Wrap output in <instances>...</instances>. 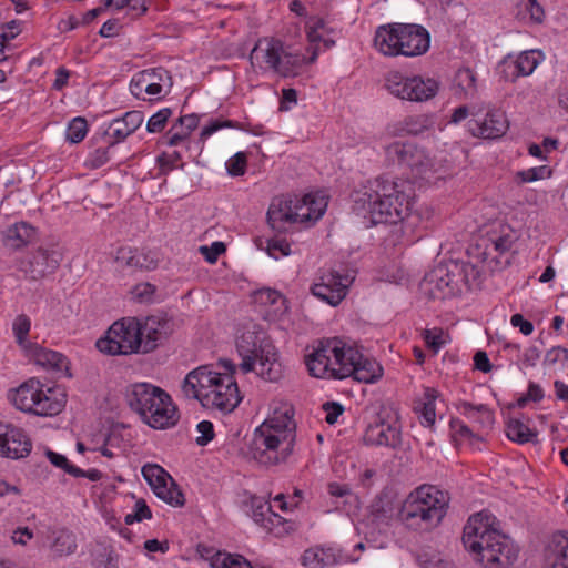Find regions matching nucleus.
Instances as JSON below:
<instances>
[{"label": "nucleus", "mask_w": 568, "mask_h": 568, "mask_svg": "<svg viewBox=\"0 0 568 568\" xmlns=\"http://www.w3.org/2000/svg\"><path fill=\"white\" fill-rule=\"evenodd\" d=\"M306 201L308 203L313 221L321 219L327 206L325 199L323 196L316 197L313 194H306Z\"/></svg>", "instance_id": "052dcab7"}, {"label": "nucleus", "mask_w": 568, "mask_h": 568, "mask_svg": "<svg viewBox=\"0 0 568 568\" xmlns=\"http://www.w3.org/2000/svg\"><path fill=\"white\" fill-rule=\"evenodd\" d=\"M255 301L263 305H276L280 304L275 311H281L284 306V298L278 291L272 288H262L255 293Z\"/></svg>", "instance_id": "8fccbe9b"}, {"label": "nucleus", "mask_w": 568, "mask_h": 568, "mask_svg": "<svg viewBox=\"0 0 568 568\" xmlns=\"http://www.w3.org/2000/svg\"><path fill=\"white\" fill-rule=\"evenodd\" d=\"M213 568H252L251 564L240 555L217 552L211 561Z\"/></svg>", "instance_id": "ea45409f"}, {"label": "nucleus", "mask_w": 568, "mask_h": 568, "mask_svg": "<svg viewBox=\"0 0 568 568\" xmlns=\"http://www.w3.org/2000/svg\"><path fill=\"white\" fill-rule=\"evenodd\" d=\"M458 409L471 423L478 425V430L488 429L494 424V415L486 405H473L468 402L459 404Z\"/></svg>", "instance_id": "2f4dec72"}, {"label": "nucleus", "mask_w": 568, "mask_h": 568, "mask_svg": "<svg viewBox=\"0 0 568 568\" xmlns=\"http://www.w3.org/2000/svg\"><path fill=\"white\" fill-rule=\"evenodd\" d=\"M42 385L40 381L30 378L20 385L12 396L13 405L27 413H33L39 396L41 395Z\"/></svg>", "instance_id": "cd10ccee"}, {"label": "nucleus", "mask_w": 568, "mask_h": 568, "mask_svg": "<svg viewBox=\"0 0 568 568\" xmlns=\"http://www.w3.org/2000/svg\"><path fill=\"white\" fill-rule=\"evenodd\" d=\"M364 440L367 445L397 448L402 443L400 427L396 420L393 424L381 420L367 427Z\"/></svg>", "instance_id": "4be33fe9"}, {"label": "nucleus", "mask_w": 568, "mask_h": 568, "mask_svg": "<svg viewBox=\"0 0 568 568\" xmlns=\"http://www.w3.org/2000/svg\"><path fill=\"white\" fill-rule=\"evenodd\" d=\"M62 261V254L57 248L39 247L20 264V270L32 281L54 273Z\"/></svg>", "instance_id": "dca6fc26"}, {"label": "nucleus", "mask_w": 568, "mask_h": 568, "mask_svg": "<svg viewBox=\"0 0 568 568\" xmlns=\"http://www.w3.org/2000/svg\"><path fill=\"white\" fill-rule=\"evenodd\" d=\"M442 335V329H426L424 332V341L429 348H432L434 352H438L444 343Z\"/></svg>", "instance_id": "774afa93"}, {"label": "nucleus", "mask_w": 568, "mask_h": 568, "mask_svg": "<svg viewBox=\"0 0 568 568\" xmlns=\"http://www.w3.org/2000/svg\"><path fill=\"white\" fill-rule=\"evenodd\" d=\"M31 440L19 427L0 423V456L19 459L31 452Z\"/></svg>", "instance_id": "f3484780"}, {"label": "nucleus", "mask_w": 568, "mask_h": 568, "mask_svg": "<svg viewBox=\"0 0 568 568\" xmlns=\"http://www.w3.org/2000/svg\"><path fill=\"white\" fill-rule=\"evenodd\" d=\"M155 286L151 283H140L134 286L132 293L139 302L145 303L152 300L153 294L155 293Z\"/></svg>", "instance_id": "e2e57ef3"}, {"label": "nucleus", "mask_w": 568, "mask_h": 568, "mask_svg": "<svg viewBox=\"0 0 568 568\" xmlns=\"http://www.w3.org/2000/svg\"><path fill=\"white\" fill-rule=\"evenodd\" d=\"M294 414L291 405H281L254 430L250 444L253 459L264 466H275L287 460L296 442Z\"/></svg>", "instance_id": "f03ea898"}, {"label": "nucleus", "mask_w": 568, "mask_h": 568, "mask_svg": "<svg viewBox=\"0 0 568 568\" xmlns=\"http://www.w3.org/2000/svg\"><path fill=\"white\" fill-rule=\"evenodd\" d=\"M323 409L326 413L325 420L327 424L333 425L337 418L343 414L344 407L336 402H326L323 404Z\"/></svg>", "instance_id": "69168bd1"}, {"label": "nucleus", "mask_w": 568, "mask_h": 568, "mask_svg": "<svg viewBox=\"0 0 568 568\" xmlns=\"http://www.w3.org/2000/svg\"><path fill=\"white\" fill-rule=\"evenodd\" d=\"M263 244L266 245L265 250L267 254L275 260L291 254L290 243L287 242L286 239L281 237L278 235L265 240L260 239L257 245L260 247H263Z\"/></svg>", "instance_id": "58836bf2"}, {"label": "nucleus", "mask_w": 568, "mask_h": 568, "mask_svg": "<svg viewBox=\"0 0 568 568\" xmlns=\"http://www.w3.org/2000/svg\"><path fill=\"white\" fill-rule=\"evenodd\" d=\"M413 187L408 181L378 176L368 182L362 197L373 224H397L408 216Z\"/></svg>", "instance_id": "7ed1b4c3"}, {"label": "nucleus", "mask_w": 568, "mask_h": 568, "mask_svg": "<svg viewBox=\"0 0 568 568\" xmlns=\"http://www.w3.org/2000/svg\"><path fill=\"white\" fill-rule=\"evenodd\" d=\"M172 109L164 108L154 113L146 123V131L149 133H160L164 130L168 120L172 115Z\"/></svg>", "instance_id": "a18cd8bd"}, {"label": "nucleus", "mask_w": 568, "mask_h": 568, "mask_svg": "<svg viewBox=\"0 0 568 568\" xmlns=\"http://www.w3.org/2000/svg\"><path fill=\"white\" fill-rule=\"evenodd\" d=\"M336 562L332 549L310 548L302 556V564L307 568H322Z\"/></svg>", "instance_id": "c9c22d12"}, {"label": "nucleus", "mask_w": 568, "mask_h": 568, "mask_svg": "<svg viewBox=\"0 0 568 568\" xmlns=\"http://www.w3.org/2000/svg\"><path fill=\"white\" fill-rule=\"evenodd\" d=\"M449 495L433 485H422L412 491L399 510V519L409 529L429 530L446 515Z\"/></svg>", "instance_id": "39448f33"}, {"label": "nucleus", "mask_w": 568, "mask_h": 568, "mask_svg": "<svg viewBox=\"0 0 568 568\" xmlns=\"http://www.w3.org/2000/svg\"><path fill=\"white\" fill-rule=\"evenodd\" d=\"M485 108L483 105L474 104L471 106L460 105L456 108L452 114L450 122L459 123L465 120L468 115H471L473 119H477L479 115H483Z\"/></svg>", "instance_id": "603ef678"}, {"label": "nucleus", "mask_w": 568, "mask_h": 568, "mask_svg": "<svg viewBox=\"0 0 568 568\" xmlns=\"http://www.w3.org/2000/svg\"><path fill=\"white\" fill-rule=\"evenodd\" d=\"M384 88L395 98L410 101L413 75L399 71H389L385 75Z\"/></svg>", "instance_id": "7c9ffc66"}, {"label": "nucleus", "mask_w": 568, "mask_h": 568, "mask_svg": "<svg viewBox=\"0 0 568 568\" xmlns=\"http://www.w3.org/2000/svg\"><path fill=\"white\" fill-rule=\"evenodd\" d=\"M469 132L477 138L498 139L508 130L509 123L506 114L496 109L487 110L484 118L471 119L468 123Z\"/></svg>", "instance_id": "a211bd4d"}, {"label": "nucleus", "mask_w": 568, "mask_h": 568, "mask_svg": "<svg viewBox=\"0 0 568 568\" xmlns=\"http://www.w3.org/2000/svg\"><path fill=\"white\" fill-rule=\"evenodd\" d=\"M336 343L331 339L321 342L313 353L306 356V365L310 374L318 378H335V364L333 353L336 351Z\"/></svg>", "instance_id": "aec40b11"}, {"label": "nucleus", "mask_w": 568, "mask_h": 568, "mask_svg": "<svg viewBox=\"0 0 568 568\" xmlns=\"http://www.w3.org/2000/svg\"><path fill=\"white\" fill-rule=\"evenodd\" d=\"M463 544L486 568H508L518 557L514 542L490 528L489 516L483 513L469 517L464 527Z\"/></svg>", "instance_id": "20e7f679"}, {"label": "nucleus", "mask_w": 568, "mask_h": 568, "mask_svg": "<svg viewBox=\"0 0 568 568\" xmlns=\"http://www.w3.org/2000/svg\"><path fill=\"white\" fill-rule=\"evenodd\" d=\"M65 405V394L58 387L41 388V395L38 398L32 414L38 416L58 415Z\"/></svg>", "instance_id": "a878e982"}, {"label": "nucleus", "mask_w": 568, "mask_h": 568, "mask_svg": "<svg viewBox=\"0 0 568 568\" xmlns=\"http://www.w3.org/2000/svg\"><path fill=\"white\" fill-rule=\"evenodd\" d=\"M173 85L170 72L164 68L145 69L131 80L130 91L138 98L146 100L144 94L149 95V100H159L166 95Z\"/></svg>", "instance_id": "f8f14e48"}, {"label": "nucleus", "mask_w": 568, "mask_h": 568, "mask_svg": "<svg viewBox=\"0 0 568 568\" xmlns=\"http://www.w3.org/2000/svg\"><path fill=\"white\" fill-rule=\"evenodd\" d=\"M252 516L255 523L261 524L264 527H267V523H272L271 517L281 519L280 516H277L271 510V506L268 505V503L257 498L253 499Z\"/></svg>", "instance_id": "37998d69"}, {"label": "nucleus", "mask_w": 568, "mask_h": 568, "mask_svg": "<svg viewBox=\"0 0 568 568\" xmlns=\"http://www.w3.org/2000/svg\"><path fill=\"white\" fill-rule=\"evenodd\" d=\"M152 511L146 505L144 499H138L134 505V511L125 515L124 523L126 525H132L134 523H140L144 519H151Z\"/></svg>", "instance_id": "3c124183"}, {"label": "nucleus", "mask_w": 568, "mask_h": 568, "mask_svg": "<svg viewBox=\"0 0 568 568\" xmlns=\"http://www.w3.org/2000/svg\"><path fill=\"white\" fill-rule=\"evenodd\" d=\"M88 132L87 120L82 116H77L70 121L65 132V140L71 143L81 142Z\"/></svg>", "instance_id": "79ce46f5"}, {"label": "nucleus", "mask_w": 568, "mask_h": 568, "mask_svg": "<svg viewBox=\"0 0 568 568\" xmlns=\"http://www.w3.org/2000/svg\"><path fill=\"white\" fill-rule=\"evenodd\" d=\"M31 322L30 318L24 315H18L13 322L12 329L16 337L17 343L20 346H26L27 337L30 332Z\"/></svg>", "instance_id": "09e8293b"}, {"label": "nucleus", "mask_w": 568, "mask_h": 568, "mask_svg": "<svg viewBox=\"0 0 568 568\" xmlns=\"http://www.w3.org/2000/svg\"><path fill=\"white\" fill-rule=\"evenodd\" d=\"M539 57L538 51L531 50L520 53L515 60H504L505 78L515 81L519 77L531 74L539 63Z\"/></svg>", "instance_id": "b1692460"}, {"label": "nucleus", "mask_w": 568, "mask_h": 568, "mask_svg": "<svg viewBox=\"0 0 568 568\" xmlns=\"http://www.w3.org/2000/svg\"><path fill=\"white\" fill-rule=\"evenodd\" d=\"M141 353L146 354L159 347L173 332V323L162 314L138 318Z\"/></svg>", "instance_id": "2eb2a0df"}, {"label": "nucleus", "mask_w": 568, "mask_h": 568, "mask_svg": "<svg viewBox=\"0 0 568 568\" xmlns=\"http://www.w3.org/2000/svg\"><path fill=\"white\" fill-rule=\"evenodd\" d=\"M544 363L551 366L558 363L565 365L568 363V349L561 346L552 347L546 353Z\"/></svg>", "instance_id": "13d9d810"}, {"label": "nucleus", "mask_w": 568, "mask_h": 568, "mask_svg": "<svg viewBox=\"0 0 568 568\" xmlns=\"http://www.w3.org/2000/svg\"><path fill=\"white\" fill-rule=\"evenodd\" d=\"M352 282L353 277L347 274L328 271L317 277L311 287V292L321 301L336 306L346 297Z\"/></svg>", "instance_id": "ddd939ff"}, {"label": "nucleus", "mask_w": 568, "mask_h": 568, "mask_svg": "<svg viewBox=\"0 0 568 568\" xmlns=\"http://www.w3.org/2000/svg\"><path fill=\"white\" fill-rule=\"evenodd\" d=\"M331 342L336 343V352L333 353L335 378H346L348 375H342V368L354 367L356 362L362 359V353L355 347L346 346L341 339L334 338Z\"/></svg>", "instance_id": "c756f323"}, {"label": "nucleus", "mask_w": 568, "mask_h": 568, "mask_svg": "<svg viewBox=\"0 0 568 568\" xmlns=\"http://www.w3.org/2000/svg\"><path fill=\"white\" fill-rule=\"evenodd\" d=\"M110 160L109 148H99L90 153L88 164L91 169H98Z\"/></svg>", "instance_id": "0e129e2a"}, {"label": "nucleus", "mask_w": 568, "mask_h": 568, "mask_svg": "<svg viewBox=\"0 0 568 568\" xmlns=\"http://www.w3.org/2000/svg\"><path fill=\"white\" fill-rule=\"evenodd\" d=\"M158 258L151 251H139L136 248L135 270L151 271L158 267Z\"/></svg>", "instance_id": "6e6d98bb"}, {"label": "nucleus", "mask_w": 568, "mask_h": 568, "mask_svg": "<svg viewBox=\"0 0 568 568\" xmlns=\"http://www.w3.org/2000/svg\"><path fill=\"white\" fill-rule=\"evenodd\" d=\"M469 273L475 277L477 271L469 263L455 261L438 263L426 273L420 287L433 300H445L462 291V285H468Z\"/></svg>", "instance_id": "6e6552de"}, {"label": "nucleus", "mask_w": 568, "mask_h": 568, "mask_svg": "<svg viewBox=\"0 0 568 568\" xmlns=\"http://www.w3.org/2000/svg\"><path fill=\"white\" fill-rule=\"evenodd\" d=\"M33 357L36 363L43 367L53 368L57 371L68 368V361L64 355L55 351L43 348L39 345L33 346Z\"/></svg>", "instance_id": "f704fd0d"}, {"label": "nucleus", "mask_w": 568, "mask_h": 568, "mask_svg": "<svg viewBox=\"0 0 568 568\" xmlns=\"http://www.w3.org/2000/svg\"><path fill=\"white\" fill-rule=\"evenodd\" d=\"M142 475L160 499L173 507L184 505L183 493L161 466L148 464L142 467Z\"/></svg>", "instance_id": "4468645a"}, {"label": "nucleus", "mask_w": 568, "mask_h": 568, "mask_svg": "<svg viewBox=\"0 0 568 568\" xmlns=\"http://www.w3.org/2000/svg\"><path fill=\"white\" fill-rule=\"evenodd\" d=\"M551 170L547 165H541L524 171H518L516 173V179L519 181V183H528L549 178Z\"/></svg>", "instance_id": "49530a36"}, {"label": "nucleus", "mask_w": 568, "mask_h": 568, "mask_svg": "<svg viewBox=\"0 0 568 568\" xmlns=\"http://www.w3.org/2000/svg\"><path fill=\"white\" fill-rule=\"evenodd\" d=\"M136 317H126L114 322L104 337L97 341V348L108 355H128L141 353Z\"/></svg>", "instance_id": "1a4fd4ad"}, {"label": "nucleus", "mask_w": 568, "mask_h": 568, "mask_svg": "<svg viewBox=\"0 0 568 568\" xmlns=\"http://www.w3.org/2000/svg\"><path fill=\"white\" fill-rule=\"evenodd\" d=\"M439 82L434 78L413 75L410 102H426L435 98L439 91Z\"/></svg>", "instance_id": "72a5a7b5"}, {"label": "nucleus", "mask_w": 568, "mask_h": 568, "mask_svg": "<svg viewBox=\"0 0 568 568\" xmlns=\"http://www.w3.org/2000/svg\"><path fill=\"white\" fill-rule=\"evenodd\" d=\"M398 29L400 34L399 55L416 57L427 52L430 37L424 27L402 23Z\"/></svg>", "instance_id": "6ab92c4d"}, {"label": "nucleus", "mask_w": 568, "mask_h": 568, "mask_svg": "<svg viewBox=\"0 0 568 568\" xmlns=\"http://www.w3.org/2000/svg\"><path fill=\"white\" fill-rule=\"evenodd\" d=\"M342 375H348L357 382L368 384L382 377L383 368L376 361L362 355V359L357 361L354 367L342 368Z\"/></svg>", "instance_id": "c85d7f7f"}, {"label": "nucleus", "mask_w": 568, "mask_h": 568, "mask_svg": "<svg viewBox=\"0 0 568 568\" xmlns=\"http://www.w3.org/2000/svg\"><path fill=\"white\" fill-rule=\"evenodd\" d=\"M224 372L200 366L190 372L182 384L185 397L199 399L203 407L224 413L232 412L241 402L234 374L236 365L230 359H221Z\"/></svg>", "instance_id": "f257e3e1"}, {"label": "nucleus", "mask_w": 568, "mask_h": 568, "mask_svg": "<svg viewBox=\"0 0 568 568\" xmlns=\"http://www.w3.org/2000/svg\"><path fill=\"white\" fill-rule=\"evenodd\" d=\"M241 363L236 366L243 374L255 372L266 382H277L283 376L278 353L263 332L245 331L236 341Z\"/></svg>", "instance_id": "423d86ee"}, {"label": "nucleus", "mask_w": 568, "mask_h": 568, "mask_svg": "<svg viewBox=\"0 0 568 568\" xmlns=\"http://www.w3.org/2000/svg\"><path fill=\"white\" fill-rule=\"evenodd\" d=\"M200 251L207 262L214 263L225 252V244L223 242H214L211 246H201Z\"/></svg>", "instance_id": "338daca9"}, {"label": "nucleus", "mask_w": 568, "mask_h": 568, "mask_svg": "<svg viewBox=\"0 0 568 568\" xmlns=\"http://www.w3.org/2000/svg\"><path fill=\"white\" fill-rule=\"evenodd\" d=\"M399 24L400 23H390L377 28L374 44L375 48L384 55H399Z\"/></svg>", "instance_id": "bb28decb"}, {"label": "nucleus", "mask_w": 568, "mask_h": 568, "mask_svg": "<svg viewBox=\"0 0 568 568\" xmlns=\"http://www.w3.org/2000/svg\"><path fill=\"white\" fill-rule=\"evenodd\" d=\"M128 404L142 420L155 429H165L176 425L180 415L170 395L162 388L149 383L131 386L126 395Z\"/></svg>", "instance_id": "0eeeda50"}, {"label": "nucleus", "mask_w": 568, "mask_h": 568, "mask_svg": "<svg viewBox=\"0 0 568 568\" xmlns=\"http://www.w3.org/2000/svg\"><path fill=\"white\" fill-rule=\"evenodd\" d=\"M136 248L122 246L116 251L115 262L122 267L135 270Z\"/></svg>", "instance_id": "4d7b16f0"}, {"label": "nucleus", "mask_w": 568, "mask_h": 568, "mask_svg": "<svg viewBox=\"0 0 568 568\" xmlns=\"http://www.w3.org/2000/svg\"><path fill=\"white\" fill-rule=\"evenodd\" d=\"M388 162L410 170L415 178L428 179L437 171L436 162L414 143L396 141L385 148Z\"/></svg>", "instance_id": "9d476101"}, {"label": "nucleus", "mask_w": 568, "mask_h": 568, "mask_svg": "<svg viewBox=\"0 0 568 568\" xmlns=\"http://www.w3.org/2000/svg\"><path fill=\"white\" fill-rule=\"evenodd\" d=\"M506 434L510 440L518 444L534 442L538 435L536 430H532L521 420L515 418L509 419L507 423Z\"/></svg>", "instance_id": "4c0bfd02"}, {"label": "nucleus", "mask_w": 568, "mask_h": 568, "mask_svg": "<svg viewBox=\"0 0 568 568\" xmlns=\"http://www.w3.org/2000/svg\"><path fill=\"white\" fill-rule=\"evenodd\" d=\"M247 159L245 153L237 152L226 162L227 173L232 176H241L245 173Z\"/></svg>", "instance_id": "5fc2aeb1"}, {"label": "nucleus", "mask_w": 568, "mask_h": 568, "mask_svg": "<svg viewBox=\"0 0 568 568\" xmlns=\"http://www.w3.org/2000/svg\"><path fill=\"white\" fill-rule=\"evenodd\" d=\"M306 194L298 199L275 197L267 210V223L277 234L287 232L295 223L313 221Z\"/></svg>", "instance_id": "9b49d317"}, {"label": "nucleus", "mask_w": 568, "mask_h": 568, "mask_svg": "<svg viewBox=\"0 0 568 568\" xmlns=\"http://www.w3.org/2000/svg\"><path fill=\"white\" fill-rule=\"evenodd\" d=\"M282 50L283 43L280 40L260 39L250 53L251 63L261 70L274 72Z\"/></svg>", "instance_id": "412c9836"}, {"label": "nucleus", "mask_w": 568, "mask_h": 568, "mask_svg": "<svg viewBox=\"0 0 568 568\" xmlns=\"http://www.w3.org/2000/svg\"><path fill=\"white\" fill-rule=\"evenodd\" d=\"M418 564L422 568H447L448 562L443 560L436 554L423 552L417 557Z\"/></svg>", "instance_id": "bf43d9fd"}, {"label": "nucleus", "mask_w": 568, "mask_h": 568, "mask_svg": "<svg viewBox=\"0 0 568 568\" xmlns=\"http://www.w3.org/2000/svg\"><path fill=\"white\" fill-rule=\"evenodd\" d=\"M318 52L315 48L310 58L300 53L287 52L284 49L280 54V61L275 68V73L283 78H294L301 74L303 67L307 63H314Z\"/></svg>", "instance_id": "393cba45"}, {"label": "nucleus", "mask_w": 568, "mask_h": 568, "mask_svg": "<svg viewBox=\"0 0 568 568\" xmlns=\"http://www.w3.org/2000/svg\"><path fill=\"white\" fill-rule=\"evenodd\" d=\"M143 120V113L135 110L126 112L120 119H114L105 132L106 136L110 139L109 146L123 141L132 134L142 124Z\"/></svg>", "instance_id": "5701e85b"}, {"label": "nucleus", "mask_w": 568, "mask_h": 568, "mask_svg": "<svg viewBox=\"0 0 568 568\" xmlns=\"http://www.w3.org/2000/svg\"><path fill=\"white\" fill-rule=\"evenodd\" d=\"M34 235L31 225L24 222L16 223L9 226L3 233L4 245L18 250L27 245Z\"/></svg>", "instance_id": "473e14b6"}, {"label": "nucleus", "mask_w": 568, "mask_h": 568, "mask_svg": "<svg viewBox=\"0 0 568 568\" xmlns=\"http://www.w3.org/2000/svg\"><path fill=\"white\" fill-rule=\"evenodd\" d=\"M45 455L52 465H54L58 468L63 469L69 475L77 477V478L79 477V475H82V469L70 464L68 458L64 455L58 454L52 450H47Z\"/></svg>", "instance_id": "de8ad7c7"}, {"label": "nucleus", "mask_w": 568, "mask_h": 568, "mask_svg": "<svg viewBox=\"0 0 568 568\" xmlns=\"http://www.w3.org/2000/svg\"><path fill=\"white\" fill-rule=\"evenodd\" d=\"M437 396V392L432 388H427L425 390V400L417 402L415 404V412L418 414L419 420L422 425L430 427L435 424L436 420V407H435V398Z\"/></svg>", "instance_id": "e433bc0d"}, {"label": "nucleus", "mask_w": 568, "mask_h": 568, "mask_svg": "<svg viewBox=\"0 0 568 568\" xmlns=\"http://www.w3.org/2000/svg\"><path fill=\"white\" fill-rule=\"evenodd\" d=\"M430 121L427 115H410L407 116L403 122V130L413 135H418L428 130Z\"/></svg>", "instance_id": "c03bdc74"}, {"label": "nucleus", "mask_w": 568, "mask_h": 568, "mask_svg": "<svg viewBox=\"0 0 568 568\" xmlns=\"http://www.w3.org/2000/svg\"><path fill=\"white\" fill-rule=\"evenodd\" d=\"M456 81L466 94H474L476 92V75L470 69L459 70Z\"/></svg>", "instance_id": "864d4df0"}, {"label": "nucleus", "mask_w": 568, "mask_h": 568, "mask_svg": "<svg viewBox=\"0 0 568 568\" xmlns=\"http://www.w3.org/2000/svg\"><path fill=\"white\" fill-rule=\"evenodd\" d=\"M197 432L201 434L196 438V444L199 446L207 445L214 438V428L213 424L209 420H202L196 426Z\"/></svg>", "instance_id": "680f3d73"}, {"label": "nucleus", "mask_w": 568, "mask_h": 568, "mask_svg": "<svg viewBox=\"0 0 568 568\" xmlns=\"http://www.w3.org/2000/svg\"><path fill=\"white\" fill-rule=\"evenodd\" d=\"M52 548L60 556L74 552L77 548L75 536L68 530L58 531Z\"/></svg>", "instance_id": "a19ab883"}]
</instances>
